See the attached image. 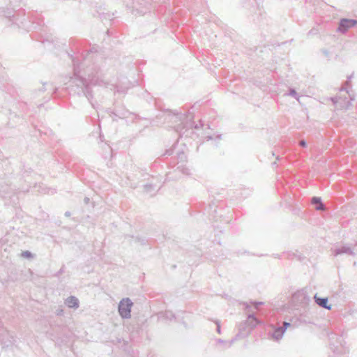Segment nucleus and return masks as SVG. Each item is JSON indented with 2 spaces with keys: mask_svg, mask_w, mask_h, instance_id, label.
<instances>
[{
  "mask_svg": "<svg viewBox=\"0 0 357 357\" xmlns=\"http://www.w3.org/2000/svg\"><path fill=\"white\" fill-rule=\"evenodd\" d=\"M133 303L128 298H123L118 307V311L123 319H129L131 317V307Z\"/></svg>",
  "mask_w": 357,
  "mask_h": 357,
  "instance_id": "f257e3e1",
  "label": "nucleus"
},
{
  "mask_svg": "<svg viewBox=\"0 0 357 357\" xmlns=\"http://www.w3.org/2000/svg\"><path fill=\"white\" fill-rule=\"evenodd\" d=\"M356 24H357V20L343 18L340 21L338 31L342 33H345L348 29L354 27Z\"/></svg>",
  "mask_w": 357,
  "mask_h": 357,
  "instance_id": "f03ea898",
  "label": "nucleus"
},
{
  "mask_svg": "<svg viewBox=\"0 0 357 357\" xmlns=\"http://www.w3.org/2000/svg\"><path fill=\"white\" fill-rule=\"evenodd\" d=\"M342 254H347L349 255H354L353 250L349 246H347V245H342L340 248H336L334 250L335 256H337V255H342Z\"/></svg>",
  "mask_w": 357,
  "mask_h": 357,
  "instance_id": "7ed1b4c3",
  "label": "nucleus"
},
{
  "mask_svg": "<svg viewBox=\"0 0 357 357\" xmlns=\"http://www.w3.org/2000/svg\"><path fill=\"white\" fill-rule=\"evenodd\" d=\"M314 300L317 305H319L320 307L326 308L327 310L331 309V305H328V298H319L317 296V294L314 296Z\"/></svg>",
  "mask_w": 357,
  "mask_h": 357,
  "instance_id": "20e7f679",
  "label": "nucleus"
},
{
  "mask_svg": "<svg viewBox=\"0 0 357 357\" xmlns=\"http://www.w3.org/2000/svg\"><path fill=\"white\" fill-rule=\"evenodd\" d=\"M65 303L70 308L77 309L79 307V301L75 296H70V297L67 298Z\"/></svg>",
  "mask_w": 357,
  "mask_h": 357,
  "instance_id": "39448f33",
  "label": "nucleus"
},
{
  "mask_svg": "<svg viewBox=\"0 0 357 357\" xmlns=\"http://www.w3.org/2000/svg\"><path fill=\"white\" fill-rule=\"evenodd\" d=\"M284 331L285 328H283L282 327H279L275 329V331L273 333V337L277 340L281 339L282 337L283 336Z\"/></svg>",
  "mask_w": 357,
  "mask_h": 357,
  "instance_id": "423d86ee",
  "label": "nucleus"
},
{
  "mask_svg": "<svg viewBox=\"0 0 357 357\" xmlns=\"http://www.w3.org/2000/svg\"><path fill=\"white\" fill-rule=\"evenodd\" d=\"M78 82L84 87L82 89V91L85 96L87 98L88 100H90V98L92 97L91 92L89 91V87L85 85V81L83 79H81L78 80Z\"/></svg>",
  "mask_w": 357,
  "mask_h": 357,
  "instance_id": "0eeeda50",
  "label": "nucleus"
},
{
  "mask_svg": "<svg viewBox=\"0 0 357 357\" xmlns=\"http://www.w3.org/2000/svg\"><path fill=\"white\" fill-rule=\"evenodd\" d=\"M312 204H314V205L315 204H318L316 206V209L317 210L321 211V210H324V204L321 203V200L320 197H312Z\"/></svg>",
  "mask_w": 357,
  "mask_h": 357,
  "instance_id": "6e6552de",
  "label": "nucleus"
},
{
  "mask_svg": "<svg viewBox=\"0 0 357 357\" xmlns=\"http://www.w3.org/2000/svg\"><path fill=\"white\" fill-rule=\"evenodd\" d=\"M248 319L249 320L252 319V321H255L254 324H252V322L250 324L252 326H255L257 324V323H258L257 319L254 317L253 314H250L248 316Z\"/></svg>",
  "mask_w": 357,
  "mask_h": 357,
  "instance_id": "1a4fd4ad",
  "label": "nucleus"
},
{
  "mask_svg": "<svg viewBox=\"0 0 357 357\" xmlns=\"http://www.w3.org/2000/svg\"><path fill=\"white\" fill-rule=\"evenodd\" d=\"M22 256L24 257L29 258V257H32V254H31V252L26 250V251H24L22 253Z\"/></svg>",
  "mask_w": 357,
  "mask_h": 357,
  "instance_id": "9d476101",
  "label": "nucleus"
},
{
  "mask_svg": "<svg viewBox=\"0 0 357 357\" xmlns=\"http://www.w3.org/2000/svg\"><path fill=\"white\" fill-rule=\"evenodd\" d=\"M289 96H294L298 100V97L297 96V93L294 89H291L289 93Z\"/></svg>",
  "mask_w": 357,
  "mask_h": 357,
  "instance_id": "9b49d317",
  "label": "nucleus"
},
{
  "mask_svg": "<svg viewBox=\"0 0 357 357\" xmlns=\"http://www.w3.org/2000/svg\"><path fill=\"white\" fill-rule=\"evenodd\" d=\"M252 303L255 305V309H258L259 306L262 305V302H252Z\"/></svg>",
  "mask_w": 357,
  "mask_h": 357,
  "instance_id": "f8f14e48",
  "label": "nucleus"
},
{
  "mask_svg": "<svg viewBox=\"0 0 357 357\" xmlns=\"http://www.w3.org/2000/svg\"><path fill=\"white\" fill-rule=\"evenodd\" d=\"M166 317L167 318L172 319V317H174V315L171 312H166Z\"/></svg>",
  "mask_w": 357,
  "mask_h": 357,
  "instance_id": "ddd939ff",
  "label": "nucleus"
},
{
  "mask_svg": "<svg viewBox=\"0 0 357 357\" xmlns=\"http://www.w3.org/2000/svg\"><path fill=\"white\" fill-rule=\"evenodd\" d=\"M299 144H300V146H301L303 147L306 146V142L305 140L300 141Z\"/></svg>",
  "mask_w": 357,
  "mask_h": 357,
  "instance_id": "4468645a",
  "label": "nucleus"
},
{
  "mask_svg": "<svg viewBox=\"0 0 357 357\" xmlns=\"http://www.w3.org/2000/svg\"><path fill=\"white\" fill-rule=\"evenodd\" d=\"M291 326L290 323H288V322H284V326H283L282 328H285V330H286V329H287V328L288 326Z\"/></svg>",
  "mask_w": 357,
  "mask_h": 357,
  "instance_id": "2eb2a0df",
  "label": "nucleus"
},
{
  "mask_svg": "<svg viewBox=\"0 0 357 357\" xmlns=\"http://www.w3.org/2000/svg\"><path fill=\"white\" fill-rule=\"evenodd\" d=\"M331 99L332 102L334 103V105L337 104V97L331 98Z\"/></svg>",
  "mask_w": 357,
  "mask_h": 357,
  "instance_id": "dca6fc26",
  "label": "nucleus"
},
{
  "mask_svg": "<svg viewBox=\"0 0 357 357\" xmlns=\"http://www.w3.org/2000/svg\"><path fill=\"white\" fill-rule=\"evenodd\" d=\"M144 188H145L147 192H149V191L150 190V189L152 188V185H146L144 186Z\"/></svg>",
  "mask_w": 357,
  "mask_h": 357,
  "instance_id": "f3484780",
  "label": "nucleus"
},
{
  "mask_svg": "<svg viewBox=\"0 0 357 357\" xmlns=\"http://www.w3.org/2000/svg\"><path fill=\"white\" fill-rule=\"evenodd\" d=\"M90 199L89 197H85L84 199V202L85 204H88L89 203Z\"/></svg>",
  "mask_w": 357,
  "mask_h": 357,
  "instance_id": "a211bd4d",
  "label": "nucleus"
},
{
  "mask_svg": "<svg viewBox=\"0 0 357 357\" xmlns=\"http://www.w3.org/2000/svg\"><path fill=\"white\" fill-rule=\"evenodd\" d=\"M217 332L218 333H220V324L217 322Z\"/></svg>",
  "mask_w": 357,
  "mask_h": 357,
  "instance_id": "6ab92c4d",
  "label": "nucleus"
},
{
  "mask_svg": "<svg viewBox=\"0 0 357 357\" xmlns=\"http://www.w3.org/2000/svg\"><path fill=\"white\" fill-rule=\"evenodd\" d=\"M63 313V310H56V314L57 315H61Z\"/></svg>",
  "mask_w": 357,
  "mask_h": 357,
  "instance_id": "aec40b11",
  "label": "nucleus"
},
{
  "mask_svg": "<svg viewBox=\"0 0 357 357\" xmlns=\"http://www.w3.org/2000/svg\"><path fill=\"white\" fill-rule=\"evenodd\" d=\"M65 215L67 216V217H69L70 215V213L69 211H66L65 213Z\"/></svg>",
  "mask_w": 357,
  "mask_h": 357,
  "instance_id": "412c9836",
  "label": "nucleus"
},
{
  "mask_svg": "<svg viewBox=\"0 0 357 357\" xmlns=\"http://www.w3.org/2000/svg\"><path fill=\"white\" fill-rule=\"evenodd\" d=\"M324 53L325 54V55L328 56V52L326 51V50H324Z\"/></svg>",
  "mask_w": 357,
  "mask_h": 357,
  "instance_id": "4be33fe9",
  "label": "nucleus"
},
{
  "mask_svg": "<svg viewBox=\"0 0 357 357\" xmlns=\"http://www.w3.org/2000/svg\"><path fill=\"white\" fill-rule=\"evenodd\" d=\"M182 117H183V116H182V115H181V116H179V119L181 120V119H182Z\"/></svg>",
  "mask_w": 357,
  "mask_h": 357,
  "instance_id": "5701e85b",
  "label": "nucleus"
}]
</instances>
